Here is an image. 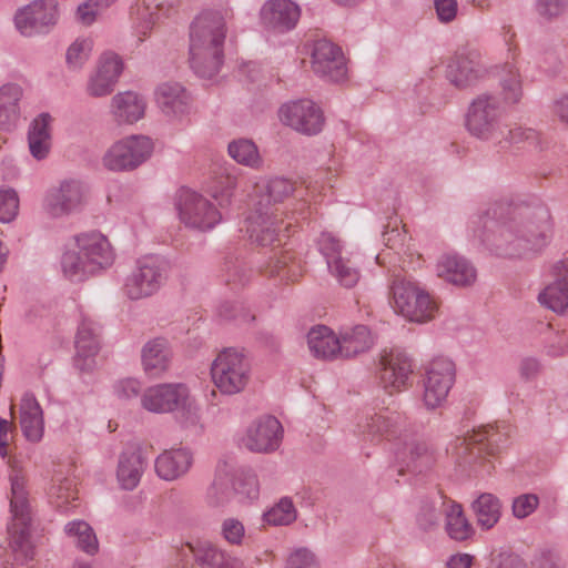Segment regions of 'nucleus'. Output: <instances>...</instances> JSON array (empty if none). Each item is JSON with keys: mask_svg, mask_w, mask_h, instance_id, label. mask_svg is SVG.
Listing matches in <instances>:
<instances>
[{"mask_svg": "<svg viewBox=\"0 0 568 568\" xmlns=\"http://www.w3.org/2000/svg\"><path fill=\"white\" fill-rule=\"evenodd\" d=\"M481 242L495 255L523 258L547 245L551 235L549 210L539 202L510 204L495 202L480 216Z\"/></svg>", "mask_w": 568, "mask_h": 568, "instance_id": "nucleus-1", "label": "nucleus"}, {"mask_svg": "<svg viewBox=\"0 0 568 568\" xmlns=\"http://www.w3.org/2000/svg\"><path fill=\"white\" fill-rule=\"evenodd\" d=\"M227 27L216 11H203L189 28V62L194 73L203 79L215 77L224 62Z\"/></svg>", "mask_w": 568, "mask_h": 568, "instance_id": "nucleus-2", "label": "nucleus"}, {"mask_svg": "<svg viewBox=\"0 0 568 568\" xmlns=\"http://www.w3.org/2000/svg\"><path fill=\"white\" fill-rule=\"evenodd\" d=\"M114 260L109 239L99 231H88L74 235L64 246L60 267L68 280L83 282L110 268Z\"/></svg>", "mask_w": 568, "mask_h": 568, "instance_id": "nucleus-3", "label": "nucleus"}, {"mask_svg": "<svg viewBox=\"0 0 568 568\" xmlns=\"http://www.w3.org/2000/svg\"><path fill=\"white\" fill-rule=\"evenodd\" d=\"M248 432L242 429L234 434L233 444L241 452V457L229 453L219 462L205 500L209 507L223 509L236 504H244L247 494L246 453L248 450Z\"/></svg>", "mask_w": 568, "mask_h": 568, "instance_id": "nucleus-4", "label": "nucleus"}, {"mask_svg": "<svg viewBox=\"0 0 568 568\" xmlns=\"http://www.w3.org/2000/svg\"><path fill=\"white\" fill-rule=\"evenodd\" d=\"M295 183L285 178L261 179L251 192V224H256V241L260 245L280 242L278 233L283 222L275 217L276 204L291 196Z\"/></svg>", "mask_w": 568, "mask_h": 568, "instance_id": "nucleus-5", "label": "nucleus"}, {"mask_svg": "<svg viewBox=\"0 0 568 568\" xmlns=\"http://www.w3.org/2000/svg\"><path fill=\"white\" fill-rule=\"evenodd\" d=\"M11 520L8 525L9 546L14 560L27 564L33 560L36 545L31 536V507L26 475L13 468L9 475Z\"/></svg>", "mask_w": 568, "mask_h": 568, "instance_id": "nucleus-6", "label": "nucleus"}, {"mask_svg": "<svg viewBox=\"0 0 568 568\" xmlns=\"http://www.w3.org/2000/svg\"><path fill=\"white\" fill-rule=\"evenodd\" d=\"M169 270V261L161 255L146 254L139 257L134 268L124 280V295L132 301L151 297L165 283Z\"/></svg>", "mask_w": 568, "mask_h": 568, "instance_id": "nucleus-7", "label": "nucleus"}, {"mask_svg": "<svg viewBox=\"0 0 568 568\" xmlns=\"http://www.w3.org/2000/svg\"><path fill=\"white\" fill-rule=\"evenodd\" d=\"M154 152L153 140L144 134H131L114 141L104 152L101 163L110 172H132L148 162Z\"/></svg>", "mask_w": 568, "mask_h": 568, "instance_id": "nucleus-8", "label": "nucleus"}, {"mask_svg": "<svg viewBox=\"0 0 568 568\" xmlns=\"http://www.w3.org/2000/svg\"><path fill=\"white\" fill-rule=\"evenodd\" d=\"M506 440V433L500 432L498 427L488 425L456 437L448 449L459 465H473L479 458L495 456Z\"/></svg>", "mask_w": 568, "mask_h": 568, "instance_id": "nucleus-9", "label": "nucleus"}, {"mask_svg": "<svg viewBox=\"0 0 568 568\" xmlns=\"http://www.w3.org/2000/svg\"><path fill=\"white\" fill-rule=\"evenodd\" d=\"M390 292L394 311L405 318L423 323L434 316L436 303L414 281L396 276L390 286Z\"/></svg>", "mask_w": 568, "mask_h": 568, "instance_id": "nucleus-10", "label": "nucleus"}, {"mask_svg": "<svg viewBox=\"0 0 568 568\" xmlns=\"http://www.w3.org/2000/svg\"><path fill=\"white\" fill-rule=\"evenodd\" d=\"M211 377L216 388L225 395L245 389L248 383V357L244 349L225 348L211 365Z\"/></svg>", "mask_w": 568, "mask_h": 568, "instance_id": "nucleus-11", "label": "nucleus"}, {"mask_svg": "<svg viewBox=\"0 0 568 568\" xmlns=\"http://www.w3.org/2000/svg\"><path fill=\"white\" fill-rule=\"evenodd\" d=\"M175 207L181 223L200 232L213 230L222 220L220 211L207 197L189 187L176 192Z\"/></svg>", "mask_w": 568, "mask_h": 568, "instance_id": "nucleus-12", "label": "nucleus"}, {"mask_svg": "<svg viewBox=\"0 0 568 568\" xmlns=\"http://www.w3.org/2000/svg\"><path fill=\"white\" fill-rule=\"evenodd\" d=\"M88 196L89 189L83 181L64 179L47 190L42 206L52 217H68L83 211Z\"/></svg>", "mask_w": 568, "mask_h": 568, "instance_id": "nucleus-13", "label": "nucleus"}, {"mask_svg": "<svg viewBox=\"0 0 568 568\" xmlns=\"http://www.w3.org/2000/svg\"><path fill=\"white\" fill-rule=\"evenodd\" d=\"M501 108L496 97L491 94L478 95L469 105L466 114V128L468 132L481 140L501 142L505 129L500 122Z\"/></svg>", "mask_w": 568, "mask_h": 568, "instance_id": "nucleus-14", "label": "nucleus"}, {"mask_svg": "<svg viewBox=\"0 0 568 568\" xmlns=\"http://www.w3.org/2000/svg\"><path fill=\"white\" fill-rule=\"evenodd\" d=\"M123 71L122 57L112 50L103 51L88 73L85 93L94 99L110 95L118 85Z\"/></svg>", "mask_w": 568, "mask_h": 568, "instance_id": "nucleus-15", "label": "nucleus"}, {"mask_svg": "<svg viewBox=\"0 0 568 568\" xmlns=\"http://www.w3.org/2000/svg\"><path fill=\"white\" fill-rule=\"evenodd\" d=\"M153 101L160 113L170 123L182 124L193 108L191 92L178 81H163L153 91Z\"/></svg>", "mask_w": 568, "mask_h": 568, "instance_id": "nucleus-16", "label": "nucleus"}, {"mask_svg": "<svg viewBox=\"0 0 568 568\" xmlns=\"http://www.w3.org/2000/svg\"><path fill=\"white\" fill-rule=\"evenodd\" d=\"M59 6L55 0H33L14 14V26L24 37L47 34L59 20Z\"/></svg>", "mask_w": 568, "mask_h": 568, "instance_id": "nucleus-17", "label": "nucleus"}, {"mask_svg": "<svg viewBox=\"0 0 568 568\" xmlns=\"http://www.w3.org/2000/svg\"><path fill=\"white\" fill-rule=\"evenodd\" d=\"M406 417L389 408H383L379 412L367 414L358 423L359 432L371 442H388L393 447L399 443L407 429Z\"/></svg>", "mask_w": 568, "mask_h": 568, "instance_id": "nucleus-18", "label": "nucleus"}, {"mask_svg": "<svg viewBox=\"0 0 568 568\" xmlns=\"http://www.w3.org/2000/svg\"><path fill=\"white\" fill-rule=\"evenodd\" d=\"M455 382V365L445 357L433 359L423 379V400L428 409L439 407L447 398V395Z\"/></svg>", "mask_w": 568, "mask_h": 568, "instance_id": "nucleus-19", "label": "nucleus"}, {"mask_svg": "<svg viewBox=\"0 0 568 568\" xmlns=\"http://www.w3.org/2000/svg\"><path fill=\"white\" fill-rule=\"evenodd\" d=\"M377 374L383 388L387 393L403 392L409 386L413 361L405 351L392 348L381 355Z\"/></svg>", "mask_w": 568, "mask_h": 568, "instance_id": "nucleus-20", "label": "nucleus"}, {"mask_svg": "<svg viewBox=\"0 0 568 568\" xmlns=\"http://www.w3.org/2000/svg\"><path fill=\"white\" fill-rule=\"evenodd\" d=\"M283 124L306 135L320 133L324 125L323 111L315 102L301 99L283 104L278 111Z\"/></svg>", "mask_w": 568, "mask_h": 568, "instance_id": "nucleus-21", "label": "nucleus"}, {"mask_svg": "<svg viewBox=\"0 0 568 568\" xmlns=\"http://www.w3.org/2000/svg\"><path fill=\"white\" fill-rule=\"evenodd\" d=\"M301 8L292 0H267L258 12L262 28L275 34H284L297 26Z\"/></svg>", "mask_w": 568, "mask_h": 568, "instance_id": "nucleus-22", "label": "nucleus"}, {"mask_svg": "<svg viewBox=\"0 0 568 568\" xmlns=\"http://www.w3.org/2000/svg\"><path fill=\"white\" fill-rule=\"evenodd\" d=\"M148 99L135 90H123L112 95L108 113L119 126H131L142 121L146 115Z\"/></svg>", "mask_w": 568, "mask_h": 568, "instance_id": "nucleus-23", "label": "nucleus"}, {"mask_svg": "<svg viewBox=\"0 0 568 568\" xmlns=\"http://www.w3.org/2000/svg\"><path fill=\"white\" fill-rule=\"evenodd\" d=\"M314 73L332 82L346 78L347 68L344 54L337 45L326 39L315 41L312 52Z\"/></svg>", "mask_w": 568, "mask_h": 568, "instance_id": "nucleus-24", "label": "nucleus"}, {"mask_svg": "<svg viewBox=\"0 0 568 568\" xmlns=\"http://www.w3.org/2000/svg\"><path fill=\"white\" fill-rule=\"evenodd\" d=\"M189 387L183 383H162L149 386L140 397V405L152 414H169L186 397Z\"/></svg>", "mask_w": 568, "mask_h": 568, "instance_id": "nucleus-25", "label": "nucleus"}, {"mask_svg": "<svg viewBox=\"0 0 568 568\" xmlns=\"http://www.w3.org/2000/svg\"><path fill=\"white\" fill-rule=\"evenodd\" d=\"M100 351L99 326L83 317L75 335L74 366L83 373H92L97 366Z\"/></svg>", "mask_w": 568, "mask_h": 568, "instance_id": "nucleus-26", "label": "nucleus"}, {"mask_svg": "<svg viewBox=\"0 0 568 568\" xmlns=\"http://www.w3.org/2000/svg\"><path fill=\"white\" fill-rule=\"evenodd\" d=\"M485 68L477 51H459L446 69L447 80L458 89L474 85L483 78Z\"/></svg>", "mask_w": 568, "mask_h": 568, "instance_id": "nucleus-27", "label": "nucleus"}, {"mask_svg": "<svg viewBox=\"0 0 568 568\" xmlns=\"http://www.w3.org/2000/svg\"><path fill=\"white\" fill-rule=\"evenodd\" d=\"M172 359V346L164 337L151 338L141 348L142 368L150 377L163 376L170 369Z\"/></svg>", "mask_w": 568, "mask_h": 568, "instance_id": "nucleus-28", "label": "nucleus"}, {"mask_svg": "<svg viewBox=\"0 0 568 568\" xmlns=\"http://www.w3.org/2000/svg\"><path fill=\"white\" fill-rule=\"evenodd\" d=\"M284 429L280 420L272 415L256 419L251 430V452L270 454L277 450L282 444Z\"/></svg>", "mask_w": 568, "mask_h": 568, "instance_id": "nucleus-29", "label": "nucleus"}, {"mask_svg": "<svg viewBox=\"0 0 568 568\" xmlns=\"http://www.w3.org/2000/svg\"><path fill=\"white\" fill-rule=\"evenodd\" d=\"M436 271L439 277L456 286H469L477 278L474 265L467 258L457 254L442 256L437 262Z\"/></svg>", "mask_w": 568, "mask_h": 568, "instance_id": "nucleus-30", "label": "nucleus"}, {"mask_svg": "<svg viewBox=\"0 0 568 568\" xmlns=\"http://www.w3.org/2000/svg\"><path fill=\"white\" fill-rule=\"evenodd\" d=\"M195 562L202 568H244V562L209 540L190 546Z\"/></svg>", "mask_w": 568, "mask_h": 568, "instance_id": "nucleus-31", "label": "nucleus"}, {"mask_svg": "<svg viewBox=\"0 0 568 568\" xmlns=\"http://www.w3.org/2000/svg\"><path fill=\"white\" fill-rule=\"evenodd\" d=\"M393 450L399 466L397 468L399 475L404 474V466L413 471H420L422 467L428 465L430 462L427 446L424 443L410 438L407 432L402 440L393 447Z\"/></svg>", "mask_w": 568, "mask_h": 568, "instance_id": "nucleus-32", "label": "nucleus"}, {"mask_svg": "<svg viewBox=\"0 0 568 568\" xmlns=\"http://www.w3.org/2000/svg\"><path fill=\"white\" fill-rule=\"evenodd\" d=\"M24 90L17 82H6L0 85V129H14L21 118V101Z\"/></svg>", "mask_w": 568, "mask_h": 568, "instance_id": "nucleus-33", "label": "nucleus"}, {"mask_svg": "<svg viewBox=\"0 0 568 568\" xmlns=\"http://www.w3.org/2000/svg\"><path fill=\"white\" fill-rule=\"evenodd\" d=\"M20 425L29 442L38 443L42 439L44 433L43 410L31 393H26L21 398Z\"/></svg>", "mask_w": 568, "mask_h": 568, "instance_id": "nucleus-34", "label": "nucleus"}, {"mask_svg": "<svg viewBox=\"0 0 568 568\" xmlns=\"http://www.w3.org/2000/svg\"><path fill=\"white\" fill-rule=\"evenodd\" d=\"M193 455L186 448L165 450L155 459V471L164 480L171 481L189 471Z\"/></svg>", "mask_w": 568, "mask_h": 568, "instance_id": "nucleus-35", "label": "nucleus"}, {"mask_svg": "<svg viewBox=\"0 0 568 568\" xmlns=\"http://www.w3.org/2000/svg\"><path fill=\"white\" fill-rule=\"evenodd\" d=\"M236 170L229 163H219L212 171L207 182V192L220 205L229 203L236 186Z\"/></svg>", "mask_w": 568, "mask_h": 568, "instance_id": "nucleus-36", "label": "nucleus"}, {"mask_svg": "<svg viewBox=\"0 0 568 568\" xmlns=\"http://www.w3.org/2000/svg\"><path fill=\"white\" fill-rule=\"evenodd\" d=\"M53 119L49 113H40L30 124L28 132L29 150L37 160L48 156L51 149V126Z\"/></svg>", "mask_w": 568, "mask_h": 568, "instance_id": "nucleus-37", "label": "nucleus"}, {"mask_svg": "<svg viewBox=\"0 0 568 568\" xmlns=\"http://www.w3.org/2000/svg\"><path fill=\"white\" fill-rule=\"evenodd\" d=\"M144 471V462L138 450L121 453L116 467V480L124 490H133L140 483Z\"/></svg>", "mask_w": 568, "mask_h": 568, "instance_id": "nucleus-38", "label": "nucleus"}, {"mask_svg": "<svg viewBox=\"0 0 568 568\" xmlns=\"http://www.w3.org/2000/svg\"><path fill=\"white\" fill-rule=\"evenodd\" d=\"M440 505L444 506L445 531L449 538L455 541L468 540L473 536L474 529L466 518L462 505L450 499L442 501Z\"/></svg>", "mask_w": 568, "mask_h": 568, "instance_id": "nucleus-39", "label": "nucleus"}, {"mask_svg": "<svg viewBox=\"0 0 568 568\" xmlns=\"http://www.w3.org/2000/svg\"><path fill=\"white\" fill-rule=\"evenodd\" d=\"M311 353L322 359L339 358L338 337L324 325L313 327L307 334Z\"/></svg>", "mask_w": 568, "mask_h": 568, "instance_id": "nucleus-40", "label": "nucleus"}, {"mask_svg": "<svg viewBox=\"0 0 568 568\" xmlns=\"http://www.w3.org/2000/svg\"><path fill=\"white\" fill-rule=\"evenodd\" d=\"M339 358H351L373 346L371 332L365 325L346 328L339 333Z\"/></svg>", "mask_w": 568, "mask_h": 568, "instance_id": "nucleus-41", "label": "nucleus"}, {"mask_svg": "<svg viewBox=\"0 0 568 568\" xmlns=\"http://www.w3.org/2000/svg\"><path fill=\"white\" fill-rule=\"evenodd\" d=\"M176 422L192 435L203 434L205 426L202 419L201 407L191 396L190 388L186 389V397L175 408Z\"/></svg>", "mask_w": 568, "mask_h": 568, "instance_id": "nucleus-42", "label": "nucleus"}, {"mask_svg": "<svg viewBox=\"0 0 568 568\" xmlns=\"http://www.w3.org/2000/svg\"><path fill=\"white\" fill-rule=\"evenodd\" d=\"M162 16V7L150 0H136L131 8L133 27L139 36H146Z\"/></svg>", "mask_w": 568, "mask_h": 568, "instance_id": "nucleus-43", "label": "nucleus"}, {"mask_svg": "<svg viewBox=\"0 0 568 568\" xmlns=\"http://www.w3.org/2000/svg\"><path fill=\"white\" fill-rule=\"evenodd\" d=\"M65 536L82 551L95 555L99 550V541L92 527L84 520L77 519L64 526Z\"/></svg>", "mask_w": 568, "mask_h": 568, "instance_id": "nucleus-44", "label": "nucleus"}, {"mask_svg": "<svg viewBox=\"0 0 568 568\" xmlns=\"http://www.w3.org/2000/svg\"><path fill=\"white\" fill-rule=\"evenodd\" d=\"M473 509L477 517V523L483 529L493 528L501 515V505L499 499L489 493L481 494L474 503Z\"/></svg>", "mask_w": 568, "mask_h": 568, "instance_id": "nucleus-45", "label": "nucleus"}, {"mask_svg": "<svg viewBox=\"0 0 568 568\" xmlns=\"http://www.w3.org/2000/svg\"><path fill=\"white\" fill-rule=\"evenodd\" d=\"M538 301L556 313L565 312L568 308V278L560 277L546 286L538 294Z\"/></svg>", "mask_w": 568, "mask_h": 568, "instance_id": "nucleus-46", "label": "nucleus"}, {"mask_svg": "<svg viewBox=\"0 0 568 568\" xmlns=\"http://www.w3.org/2000/svg\"><path fill=\"white\" fill-rule=\"evenodd\" d=\"M94 48L91 37H78L65 51V64L71 71H80L90 60Z\"/></svg>", "mask_w": 568, "mask_h": 568, "instance_id": "nucleus-47", "label": "nucleus"}, {"mask_svg": "<svg viewBox=\"0 0 568 568\" xmlns=\"http://www.w3.org/2000/svg\"><path fill=\"white\" fill-rule=\"evenodd\" d=\"M442 501H448L443 496H438L432 500H425L416 515V524L423 531H430L435 529L440 519V515L444 513V506Z\"/></svg>", "mask_w": 568, "mask_h": 568, "instance_id": "nucleus-48", "label": "nucleus"}, {"mask_svg": "<svg viewBox=\"0 0 568 568\" xmlns=\"http://www.w3.org/2000/svg\"><path fill=\"white\" fill-rule=\"evenodd\" d=\"M332 275L346 287H354L359 280V272L349 258L338 256L327 264Z\"/></svg>", "mask_w": 568, "mask_h": 568, "instance_id": "nucleus-49", "label": "nucleus"}, {"mask_svg": "<svg viewBox=\"0 0 568 568\" xmlns=\"http://www.w3.org/2000/svg\"><path fill=\"white\" fill-rule=\"evenodd\" d=\"M297 518V510L290 497H283L264 514V520L273 526H288Z\"/></svg>", "mask_w": 568, "mask_h": 568, "instance_id": "nucleus-50", "label": "nucleus"}, {"mask_svg": "<svg viewBox=\"0 0 568 568\" xmlns=\"http://www.w3.org/2000/svg\"><path fill=\"white\" fill-rule=\"evenodd\" d=\"M50 498L55 507L61 511L69 510V503L75 499V490L70 479H63L59 484L52 485L50 489Z\"/></svg>", "mask_w": 568, "mask_h": 568, "instance_id": "nucleus-51", "label": "nucleus"}, {"mask_svg": "<svg viewBox=\"0 0 568 568\" xmlns=\"http://www.w3.org/2000/svg\"><path fill=\"white\" fill-rule=\"evenodd\" d=\"M143 384L141 379L136 377H124L121 379H118L113 386L112 390L113 394L119 398L123 400H129L132 398H136L139 395L141 396Z\"/></svg>", "mask_w": 568, "mask_h": 568, "instance_id": "nucleus-52", "label": "nucleus"}, {"mask_svg": "<svg viewBox=\"0 0 568 568\" xmlns=\"http://www.w3.org/2000/svg\"><path fill=\"white\" fill-rule=\"evenodd\" d=\"M19 199L13 190H0V222L10 223L18 214Z\"/></svg>", "mask_w": 568, "mask_h": 568, "instance_id": "nucleus-53", "label": "nucleus"}, {"mask_svg": "<svg viewBox=\"0 0 568 568\" xmlns=\"http://www.w3.org/2000/svg\"><path fill=\"white\" fill-rule=\"evenodd\" d=\"M539 506V497L535 494H523L514 498L511 510L514 517L524 519L530 516Z\"/></svg>", "mask_w": 568, "mask_h": 568, "instance_id": "nucleus-54", "label": "nucleus"}, {"mask_svg": "<svg viewBox=\"0 0 568 568\" xmlns=\"http://www.w3.org/2000/svg\"><path fill=\"white\" fill-rule=\"evenodd\" d=\"M285 568H320V564L312 550L301 547L290 554Z\"/></svg>", "mask_w": 568, "mask_h": 568, "instance_id": "nucleus-55", "label": "nucleus"}, {"mask_svg": "<svg viewBox=\"0 0 568 568\" xmlns=\"http://www.w3.org/2000/svg\"><path fill=\"white\" fill-rule=\"evenodd\" d=\"M317 244L321 253L326 257L327 264L329 263V261H333L336 257L341 256L342 243L332 233H322Z\"/></svg>", "mask_w": 568, "mask_h": 568, "instance_id": "nucleus-56", "label": "nucleus"}, {"mask_svg": "<svg viewBox=\"0 0 568 568\" xmlns=\"http://www.w3.org/2000/svg\"><path fill=\"white\" fill-rule=\"evenodd\" d=\"M505 100L511 103L519 101L521 97V85L518 74L513 68L509 69L507 78L501 80Z\"/></svg>", "mask_w": 568, "mask_h": 568, "instance_id": "nucleus-57", "label": "nucleus"}, {"mask_svg": "<svg viewBox=\"0 0 568 568\" xmlns=\"http://www.w3.org/2000/svg\"><path fill=\"white\" fill-rule=\"evenodd\" d=\"M245 528L244 525L234 519L229 518L225 519L222 524V535L225 538V540L230 544L237 545L242 541L244 538Z\"/></svg>", "mask_w": 568, "mask_h": 568, "instance_id": "nucleus-58", "label": "nucleus"}, {"mask_svg": "<svg viewBox=\"0 0 568 568\" xmlns=\"http://www.w3.org/2000/svg\"><path fill=\"white\" fill-rule=\"evenodd\" d=\"M100 13V10L94 8L90 0H85L78 4L74 17L78 23L89 27L97 21Z\"/></svg>", "mask_w": 568, "mask_h": 568, "instance_id": "nucleus-59", "label": "nucleus"}, {"mask_svg": "<svg viewBox=\"0 0 568 568\" xmlns=\"http://www.w3.org/2000/svg\"><path fill=\"white\" fill-rule=\"evenodd\" d=\"M434 7L438 20L443 23H449L457 17V0H434Z\"/></svg>", "mask_w": 568, "mask_h": 568, "instance_id": "nucleus-60", "label": "nucleus"}, {"mask_svg": "<svg viewBox=\"0 0 568 568\" xmlns=\"http://www.w3.org/2000/svg\"><path fill=\"white\" fill-rule=\"evenodd\" d=\"M544 365L541 362L531 356H527L521 358L519 363V375L525 381H534L536 379L542 372Z\"/></svg>", "mask_w": 568, "mask_h": 568, "instance_id": "nucleus-61", "label": "nucleus"}, {"mask_svg": "<svg viewBox=\"0 0 568 568\" xmlns=\"http://www.w3.org/2000/svg\"><path fill=\"white\" fill-rule=\"evenodd\" d=\"M227 153L231 159L242 165H248V140L240 138L229 143Z\"/></svg>", "mask_w": 568, "mask_h": 568, "instance_id": "nucleus-62", "label": "nucleus"}, {"mask_svg": "<svg viewBox=\"0 0 568 568\" xmlns=\"http://www.w3.org/2000/svg\"><path fill=\"white\" fill-rule=\"evenodd\" d=\"M568 0H537L536 9L539 16L551 19L561 14Z\"/></svg>", "mask_w": 568, "mask_h": 568, "instance_id": "nucleus-63", "label": "nucleus"}, {"mask_svg": "<svg viewBox=\"0 0 568 568\" xmlns=\"http://www.w3.org/2000/svg\"><path fill=\"white\" fill-rule=\"evenodd\" d=\"M532 568H564L560 557L550 551H541L531 561Z\"/></svg>", "mask_w": 568, "mask_h": 568, "instance_id": "nucleus-64", "label": "nucleus"}]
</instances>
